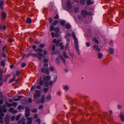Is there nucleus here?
<instances>
[{
    "mask_svg": "<svg viewBox=\"0 0 124 124\" xmlns=\"http://www.w3.org/2000/svg\"><path fill=\"white\" fill-rule=\"evenodd\" d=\"M37 54H37H31V55L33 57H37L39 60H41V57L43 56V54L40 53H38Z\"/></svg>",
    "mask_w": 124,
    "mask_h": 124,
    "instance_id": "obj_1",
    "label": "nucleus"
},
{
    "mask_svg": "<svg viewBox=\"0 0 124 124\" xmlns=\"http://www.w3.org/2000/svg\"><path fill=\"white\" fill-rule=\"evenodd\" d=\"M81 13L83 16L84 17H86L88 15L91 16L92 14L91 13L88 12L86 10H83L81 11Z\"/></svg>",
    "mask_w": 124,
    "mask_h": 124,
    "instance_id": "obj_2",
    "label": "nucleus"
},
{
    "mask_svg": "<svg viewBox=\"0 0 124 124\" xmlns=\"http://www.w3.org/2000/svg\"><path fill=\"white\" fill-rule=\"evenodd\" d=\"M74 39V44L75 48L77 51L79 52V50L78 48V39L76 38Z\"/></svg>",
    "mask_w": 124,
    "mask_h": 124,
    "instance_id": "obj_3",
    "label": "nucleus"
},
{
    "mask_svg": "<svg viewBox=\"0 0 124 124\" xmlns=\"http://www.w3.org/2000/svg\"><path fill=\"white\" fill-rule=\"evenodd\" d=\"M50 30L51 31L54 30L57 33H58L60 31L58 27L54 28L53 26H50Z\"/></svg>",
    "mask_w": 124,
    "mask_h": 124,
    "instance_id": "obj_4",
    "label": "nucleus"
},
{
    "mask_svg": "<svg viewBox=\"0 0 124 124\" xmlns=\"http://www.w3.org/2000/svg\"><path fill=\"white\" fill-rule=\"evenodd\" d=\"M36 93L34 95L33 97L34 98H36L37 97H39L40 96V93L38 90H36L35 91Z\"/></svg>",
    "mask_w": 124,
    "mask_h": 124,
    "instance_id": "obj_5",
    "label": "nucleus"
},
{
    "mask_svg": "<svg viewBox=\"0 0 124 124\" xmlns=\"http://www.w3.org/2000/svg\"><path fill=\"white\" fill-rule=\"evenodd\" d=\"M41 71L42 72L45 73L47 74H49V70L48 68H42L41 69Z\"/></svg>",
    "mask_w": 124,
    "mask_h": 124,
    "instance_id": "obj_6",
    "label": "nucleus"
},
{
    "mask_svg": "<svg viewBox=\"0 0 124 124\" xmlns=\"http://www.w3.org/2000/svg\"><path fill=\"white\" fill-rule=\"evenodd\" d=\"M1 109L2 110V111L3 112L6 113L7 112V110L6 108V106L5 105H3L1 106Z\"/></svg>",
    "mask_w": 124,
    "mask_h": 124,
    "instance_id": "obj_7",
    "label": "nucleus"
},
{
    "mask_svg": "<svg viewBox=\"0 0 124 124\" xmlns=\"http://www.w3.org/2000/svg\"><path fill=\"white\" fill-rule=\"evenodd\" d=\"M9 120V117L8 115H6L5 118V122L6 124H8Z\"/></svg>",
    "mask_w": 124,
    "mask_h": 124,
    "instance_id": "obj_8",
    "label": "nucleus"
},
{
    "mask_svg": "<svg viewBox=\"0 0 124 124\" xmlns=\"http://www.w3.org/2000/svg\"><path fill=\"white\" fill-rule=\"evenodd\" d=\"M93 48L94 50L97 51L98 52H99L100 51V48L98 47V45L96 44L93 45Z\"/></svg>",
    "mask_w": 124,
    "mask_h": 124,
    "instance_id": "obj_9",
    "label": "nucleus"
},
{
    "mask_svg": "<svg viewBox=\"0 0 124 124\" xmlns=\"http://www.w3.org/2000/svg\"><path fill=\"white\" fill-rule=\"evenodd\" d=\"M1 16L2 18L4 19H5L7 17L6 14V13L3 11H2Z\"/></svg>",
    "mask_w": 124,
    "mask_h": 124,
    "instance_id": "obj_10",
    "label": "nucleus"
},
{
    "mask_svg": "<svg viewBox=\"0 0 124 124\" xmlns=\"http://www.w3.org/2000/svg\"><path fill=\"white\" fill-rule=\"evenodd\" d=\"M4 3V2L3 0L0 1V8L2 10L4 8L3 6Z\"/></svg>",
    "mask_w": 124,
    "mask_h": 124,
    "instance_id": "obj_11",
    "label": "nucleus"
},
{
    "mask_svg": "<svg viewBox=\"0 0 124 124\" xmlns=\"http://www.w3.org/2000/svg\"><path fill=\"white\" fill-rule=\"evenodd\" d=\"M57 78V76H56L54 78V80L53 82L52 81H50L49 83V85H52L53 83H54L56 80Z\"/></svg>",
    "mask_w": 124,
    "mask_h": 124,
    "instance_id": "obj_12",
    "label": "nucleus"
},
{
    "mask_svg": "<svg viewBox=\"0 0 124 124\" xmlns=\"http://www.w3.org/2000/svg\"><path fill=\"white\" fill-rule=\"evenodd\" d=\"M51 35L53 38H54V37L56 38H57L59 37V34L56 33L54 34L53 32H52L51 33Z\"/></svg>",
    "mask_w": 124,
    "mask_h": 124,
    "instance_id": "obj_13",
    "label": "nucleus"
},
{
    "mask_svg": "<svg viewBox=\"0 0 124 124\" xmlns=\"http://www.w3.org/2000/svg\"><path fill=\"white\" fill-rule=\"evenodd\" d=\"M120 117L121 121L123 122L124 121V116L122 113H121L120 115Z\"/></svg>",
    "mask_w": 124,
    "mask_h": 124,
    "instance_id": "obj_14",
    "label": "nucleus"
},
{
    "mask_svg": "<svg viewBox=\"0 0 124 124\" xmlns=\"http://www.w3.org/2000/svg\"><path fill=\"white\" fill-rule=\"evenodd\" d=\"M27 119L28 120L27 123L28 124H31L32 122V118L26 117Z\"/></svg>",
    "mask_w": 124,
    "mask_h": 124,
    "instance_id": "obj_15",
    "label": "nucleus"
},
{
    "mask_svg": "<svg viewBox=\"0 0 124 124\" xmlns=\"http://www.w3.org/2000/svg\"><path fill=\"white\" fill-rule=\"evenodd\" d=\"M87 4L89 5L93 4V2L91 0H87L86 1Z\"/></svg>",
    "mask_w": 124,
    "mask_h": 124,
    "instance_id": "obj_16",
    "label": "nucleus"
},
{
    "mask_svg": "<svg viewBox=\"0 0 124 124\" xmlns=\"http://www.w3.org/2000/svg\"><path fill=\"white\" fill-rule=\"evenodd\" d=\"M67 6L69 8H71V5L70 2L68 1L67 2Z\"/></svg>",
    "mask_w": 124,
    "mask_h": 124,
    "instance_id": "obj_17",
    "label": "nucleus"
},
{
    "mask_svg": "<svg viewBox=\"0 0 124 124\" xmlns=\"http://www.w3.org/2000/svg\"><path fill=\"white\" fill-rule=\"evenodd\" d=\"M109 53L111 54H113L114 52V49L112 48H111L109 49Z\"/></svg>",
    "mask_w": 124,
    "mask_h": 124,
    "instance_id": "obj_18",
    "label": "nucleus"
},
{
    "mask_svg": "<svg viewBox=\"0 0 124 124\" xmlns=\"http://www.w3.org/2000/svg\"><path fill=\"white\" fill-rule=\"evenodd\" d=\"M21 101V102L23 104H26L28 103L27 101L25 99L22 100Z\"/></svg>",
    "mask_w": 124,
    "mask_h": 124,
    "instance_id": "obj_19",
    "label": "nucleus"
},
{
    "mask_svg": "<svg viewBox=\"0 0 124 124\" xmlns=\"http://www.w3.org/2000/svg\"><path fill=\"white\" fill-rule=\"evenodd\" d=\"M45 96H41V99L40 100V102L42 103H44L45 101Z\"/></svg>",
    "mask_w": 124,
    "mask_h": 124,
    "instance_id": "obj_20",
    "label": "nucleus"
},
{
    "mask_svg": "<svg viewBox=\"0 0 124 124\" xmlns=\"http://www.w3.org/2000/svg\"><path fill=\"white\" fill-rule=\"evenodd\" d=\"M22 96H19L18 97V98L14 99V100L15 101H17L20 100L21 98L22 97Z\"/></svg>",
    "mask_w": 124,
    "mask_h": 124,
    "instance_id": "obj_21",
    "label": "nucleus"
},
{
    "mask_svg": "<svg viewBox=\"0 0 124 124\" xmlns=\"http://www.w3.org/2000/svg\"><path fill=\"white\" fill-rule=\"evenodd\" d=\"M26 112H30V109L29 107L27 106L25 107Z\"/></svg>",
    "mask_w": 124,
    "mask_h": 124,
    "instance_id": "obj_22",
    "label": "nucleus"
},
{
    "mask_svg": "<svg viewBox=\"0 0 124 124\" xmlns=\"http://www.w3.org/2000/svg\"><path fill=\"white\" fill-rule=\"evenodd\" d=\"M98 58L100 59L102 58L103 55L102 53H98Z\"/></svg>",
    "mask_w": 124,
    "mask_h": 124,
    "instance_id": "obj_23",
    "label": "nucleus"
},
{
    "mask_svg": "<svg viewBox=\"0 0 124 124\" xmlns=\"http://www.w3.org/2000/svg\"><path fill=\"white\" fill-rule=\"evenodd\" d=\"M34 51H38L39 52V53H40L43 52V50L40 48H38V49H36Z\"/></svg>",
    "mask_w": 124,
    "mask_h": 124,
    "instance_id": "obj_24",
    "label": "nucleus"
},
{
    "mask_svg": "<svg viewBox=\"0 0 124 124\" xmlns=\"http://www.w3.org/2000/svg\"><path fill=\"white\" fill-rule=\"evenodd\" d=\"M93 41L94 42L97 44V45H98L99 42L98 40L95 38H94L93 39Z\"/></svg>",
    "mask_w": 124,
    "mask_h": 124,
    "instance_id": "obj_25",
    "label": "nucleus"
},
{
    "mask_svg": "<svg viewBox=\"0 0 124 124\" xmlns=\"http://www.w3.org/2000/svg\"><path fill=\"white\" fill-rule=\"evenodd\" d=\"M86 0H80V3L82 5H84L85 4Z\"/></svg>",
    "mask_w": 124,
    "mask_h": 124,
    "instance_id": "obj_26",
    "label": "nucleus"
},
{
    "mask_svg": "<svg viewBox=\"0 0 124 124\" xmlns=\"http://www.w3.org/2000/svg\"><path fill=\"white\" fill-rule=\"evenodd\" d=\"M16 78V76L15 75H14V78H13L11 79L9 81V83H11L15 80Z\"/></svg>",
    "mask_w": 124,
    "mask_h": 124,
    "instance_id": "obj_27",
    "label": "nucleus"
},
{
    "mask_svg": "<svg viewBox=\"0 0 124 124\" xmlns=\"http://www.w3.org/2000/svg\"><path fill=\"white\" fill-rule=\"evenodd\" d=\"M58 20H55L54 21V22L53 23L52 25V26H55L56 24L58 23Z\"/></svg>",
    "mask_w": 124,
    "mask_h": 124,
    "instance_id": "obj_28",
    "label": "nucleus"
},
{
    "mask_svg": "<svg viewBox=\"0 0 124 124\" xmlns=\"http://www.w3.org/2000/svg\"><path fill=\"white\" fill-rule=\"evenodd\" d=\"M21 116V115L20 114H19L16 116V121H18L20 117Z\"/></svg>",
    "mask_w": 124,
    "mask_h": 124,
    "instance_id": "obj_29",
    "label": "nucleus"
},
{
    "mask_svg": "<svg viewBox=\"0 0 124 124\" xmlns=\"http://www.w3.org/2000/svg\"><path fill=\"white\" fill-rule=\"evenodd\" d=\"M51 96L49 94L46 97V99L47 100H50L51 99Z\"/></svg>",
    "mask_w": 124,
    "mask_h": 124,
    "instance_id": "obj_30",
    "label": "nucleus"
},
{
    "mask_svg": "<svg viewBox=\"0 0 124 124\" xmlns=\"http://www.w3.org/2000/svg\"><path fill=\"white\" fill-rule=\"evenodd\" d=\"M27 22L28 23H30L31 22V19L28 18L27 19Z\"/></svg>",
    "mask_w": 124,
    "mask_h": 124,
    "instance_id": "obj_31",
    "label": "nucleus"
},
{
    "mask_svg": "<svg viewBox=\"0 0 124 124\" xmlns=\"http://www.w3.org/2000/svg\"><path fill=\"white\" fill-rule=\"evenodd\" d=\"M11 76V75L10 74H9V75H8L5 78V79L4 80V81L5 82H7V80L8 78V77L10 76Z\"/></svg>",
    "mask_w": 124,
    "mask_h": 124,
    "instance_id": "obj_32",
    "label": "nucleus"
},
{
    "mask_svg": "<svg viewBox=\"0 0 124 124\" xmlns=\"http://www.w3.org/2000/svg\"><path fill=\"white\" fill-rule=\"evenodd\" d=\"M5 104L8 107H10L12 106L11 104L9 103L8 102L6 103Z\"/></svg>",
    "mask_w": 124,
    "mask_h": 124,
    "instance_id": "obj_33",
    "label": "nucleus"
},
{
    "mask_svg": "<svg viewBox=\"0 0 124 124\" xmlns=\"http://www.w3.org/2000/svg\"><path fill=\"white\" fill-rule=\"evenodd\" d=\"M63 55L66 58H69V57L66 54V53L65 52H63Z\"/></svg>",
    "mask_w": 124,
    "mask_h": 124,
    "instance_id": "obj_34",
    "label": "nucleus"
},
{
    "mask_svg": "<svg viewBox=\"0 0 124 124\" xmlns=\"http://www.w3.org/2000/svg\"><path fill=\"white\" fill-rule=\"evenodd\" d=\"M56 62L57 64H59L60 63V61L59 59L57 58L56 59Z\"/></svg>",
    "mask_w": 124,
    "mask_h": 124,
    "instance_id": "obj_35",
    "label": "nucleus"
},
{
    "mask_svg": "<svg viewBox=\"0 0 124 124\" xmlns=\"http://www.w3.org/2000/svg\"><path fill=\"white\" fill-rule=\"evenodd\" d=\"M78 9L77 7H76L74 8V12L75 13H78Z\"/></svg>",
    "mask_w": 124,
    "mask_h": 124,
    "instance_id": "obj_36",
    "label": "nucleus"
},
{
    "mask_svg": "<svg viewBox=\"0 0 124 124\" xmlns=\"http://www.w3.org/2000/svg\"><path fill=\"white\" fill-rule=\"evenodd\" d=\"M72 36L73 37V39L76 38V36L75 35V33L74 32H72Z\"/></svg>",
    "mask_w": 124,
    "mask_h": 124,
    "instance_id": "obj_37",
    "label": "nucleus"
},
{
    "mask_svg": "<svg viewBox=\"0 0 124 124\" xmlns=\"http://www.w3.org/2000/svg\"><path fill=\"white\" fill-rule=\"evenodd\" d=\"M65 27L67 29H69L70 28V26L69 24H66L65 25Z\"/></svg>",
    "mask_w": 124,
    "mask_h": 124,
    "instance_id": "obj_38",
    "label": "nucleus"
},
{
    "mask_svg": "<svg viewBox=\"0 0 124 124\" xmlns=\"http://www.w3.org/2000/svg\"><path fill=\"white\" fill-rule=\"evenodd\" d=\"M14 110V108L12 107L10 108L9 110V111L10 112H13Z\"/></svg>",
    "mask_w": 124,
    "mask_h": 124,
    "instance_id": "obj_39",
    "label": "nucleus"
},
{
    "mask_svg": "<svg viewBox=\"0 0 124 124\" xmlns=\"http://www.w3.org/2000/svg\"><path fill=\"white\" fill-rule=\"evenodd\" d=\"M48 90V89L46 88H45L44 89V92L45 93H46Z\"/></svg>",
    "mask_w": 124,
    "mask_h": 124,
    "instance_id": "obj_40",
    "label": "nucleus"
},
{
    "mask_svg": "<svg viewBox=\"0 0 124 124\" xmlns=\"http://www.w3.org/2000/svg\"><path fill=\"white\" fill-rule=\"evenodd\" d=\"M51 77L49 76H46V80L49 81L51 79Z\"/></svg>",
    "mask_w": 124,
    "mask_h": 124,
    "instance_id": "obj_41",
    "label": "nucleus"
},
{
    "mask_svg": "<svg viewBox=\"0 0 124 124\" xmlns=\"http://www.w3.org/2000/svg\"><path fill=\"white\" fill-rule=\"evenodd\" d=\"M69 54L70 56L72 58V59H73L74 56V55L73 54L71 53H69Z\"/></svg>",
    "mask_w": 124,
    "mask_h": 124,
    "instance_id": "obj_42",
    "label": "nucleus"
},
{
    "mask_svg": "<svg viewBox=\"0 0 124 124\" xmlns=\"http://www.w3.org/2000/svg\"><path fill=\"white\" fill-rule=\"evenodd\" d=\"M45 46L46 44H41L40 45L39 47L41 48H42Z\"/></svg>",
    "mask_w": 124,
    "mask_h": 124,
    "instance_id": "obj_43",
    "label": "nucleus"
},
{
    "mask_svg": "<svg viewBox=\"0 0 124 124\" xmlns=\"http://www.w3.org/2000/svg\"><path fill=\"white\" fill-rule=\"evenodd\" d=\"M65 23L64 21H62L60 22L62 26H64L65 25Z\"/></svg>",
    "mask_w": 124,
    "mask_h": 124,
    "instance_id": "obj_44",
    "label": "nucleus"
},
{
    "mask_svg": "<svg viewBox=\"0 0 124 124\" xmlns=\"http://www.w3.org/2000/svg\"><path fill=\"white\" fill-rule=\"evenodd\" d=\"M39 84L41 86L43 84V81L41 79L40 80Z\"/></svg>",
    "mask_w": 124,
    "mask_h": 124,
    "instance_id": "obj_45",
    "label": "nucleus"
},
{
    "mask_svg": "<svg viewBox=\"0 0 124 124\" xmlns=\"http://www.w3.org/2000/svg\"><path fill=\"white\" fill-rule=\"evenodd\" d=\"M44 85L46 87H48V83L47 82H45L44 83Z\"/></svg>",
    "mask_w": 124,
    "mask_h": 124,
    "instance_id": "obj_46",
    "label": "nucleus"
},
{
    "mask_svg": "<svg viewBox=\"0 0 124 124\" xmlns=\"http://www.w3.org/2000/svg\"><path fill=\"white\" fill-rule=\"evenodd\" d=\"M30 112H26L25 114V117H27V116H30Z\"/></svg>",
    "mask_w": 124,
    "mask_h": 124,
    "instance_id": "obj_47",
    "label": "nucleus"
},
{
    "mask_svg": "<svg viewBox=\"0 0 124 124\" xmlns=\"http://www.w3.org/2000/svg\"><path fill=\"white\" fill-rule=\"evenodd\" d=\"M1 65L3 66H4L5 65V62L4 61H2L1 62Z\"/></svg>",
    "mask_w": 124,
    "mask_h": 124,
    "instance_id": "obj_48",
    "label": "nucleus"
},
{
    "mask_svg": "<svg viewBox=\"0 0 124 124\" xmlns=\"http://www.w3.org/2000/svg\"><path fill=\"white\" fill-rule=\"evenodd\" d=\"M3 97V93L2 92H0V98H2Z\"/></svg>",
    "mask_w": 124,
    "mask_h": 124,
    "instance_id": "obj_49",
    "label": "nucleus"
},
{
    "mask_svg": "<svg viewBox=\"0 0 124 124\" xmlns=\"http://www.w3.org/2000/svg\"><path fill=\"white\" fill-rule=\"evenodd\" d=\"M48 20L49 22L50 23H51L53 21V19H51L50 18H48Z\"/></svg>",
    "mask_w": 124,
    "mask_h": 124,
    "instance_id": "obj_50",
    "label": "nucleus"
},
{
    "mask_svg": "<svg viewBox=\"0 0 124 124\" xmlns=\"http://www.w3.org/2000/svg\"><path fill=\"white\" fill-rule=\"evenodd\" d=\"M17 105V104L16 102H14L13 103L11 104L12 106H16Z\"/></svg>",
    "mask_w": 124,
    "mask_h": 124,
    "instance_id": "obj_51",
    "label": "nucleus"
},
{
    "mask_svg": "<svg viewBox=\"0 0 124 124\" xmlns=\"http://www.w3.org/2000/svg\"><path fill=\"white\" fill-rule=\"evenodd\" d=\"M36 121L38 123V124H40V119L37 118L36 120Z\"/></svg>",
    "mask_w": 124,
    "mask_h": 124,
    "instance_id": "obj_52",
    "label": "nucleus"
},
{
    "mask_svg": "<svg viewBox=\"0 0 124 124\" xmlns=\"http://www.w3.org/2000/svg\"><path fill=\"white\" fill-rule=\"evenodd\" d=\"M54 69V68L53 67H51L50 68V70L51 71H53Z\"/></svg>",
    "mask_w": 124,
    "mask_h": 124,
    "instance_id": "obj_53",
    "label": "nucleus"
},
{
    "mask_svg": "<svg viewBox=\"0 0 124 124\" xmlns=\"http://www.w3.org/2000/svg\"><path fill=\"white\" fill-rule=\"evenodd\" d=\"M64 89L65 90L67 91L69 89L68 87L67 86H65V87L64 88Z\"/></svg>",
    "mask_w": 124,
    "mask_h": 124,
    "instance_id": "obj_54",
    "label": "nucleus"
},
{
    "mask_svg": "<svg viewBox=\"0 0 124 124\" xmlns=\"http://www.w3.org/2000/svg\"><path fill=\"white\" fill-rule=\"evenodd\" d=\"M48 62V60L46 58H44V61H43V62H44L47 63Z\"/></svg>",
    "mask_w": 124,
    "mask_h": 124,
    "instance_id": "obj_55",
    "label": "nucleus"
},
{
    "mask_svg": "<svg viewBox=\"0 0 124 124\" xmlns=\"http://www.w3.org/2000/svg\"><path fill=\"white\" fill-rule=\"evenodd\" d=\"M44 108V106L42 105H40L39 106V109H42Z\"/></svg>",
    "mask_w": 124,
    "mask_h": 124,
    "instance_id": "obj_56",
    "label": "nucleus"
},
{
    "mask_svg": "<svg viewBox=\"0 0 124 124\" xmlns=\"http://www.w3.org/2000/svg\"><path fill=\"white\" fill-rule=\"evenodd\" d=\"M69 45V43H67L66 45V46L65 47V49H67L68 48Z\"/></svg>",
    "mask_w": 124,
    "mask_h": 124,
    "instance_id": "obj_57",
    "label": "nucleus"
},
{
    "mask_svg": "<svg viewBox=\"0 0 124 124\" xmlns=\"http://www.w3.org/2000/svg\"><path fill=\"white\" fill-rule=\"evenodd\" d=\"M26 65V64L24 62H23L22 63V64L21 65V66L23 67H25Z\"/></svg>",
    "mask_w": 124,
    "mask_h": 124,
    "instance_id": "obj_58",
    "label": "nucleus"
},
{
    "mask_svg": "<svg viewBox=\"0 0 124 124\" xmlns=\"http://www.w3.org/2000/svg\"><path fill=\"white\" fill-rule=\"evenodd\" d=\"M32 112L33 113L36 112H37V110L36 109H33Z\"/></svg>",
    "mask_w": 124,
    "mask_h": 124,
    "instance_id": "obj_59",
    "label": "nucleus"
},
{
    "mask_svg": "<svg viewBox=\"0 0 124 124\" xmlns=\"http://www.w3.org/2000/svg\"><path fill=\"white\" fill-rule=\"evenodd\" d=\"M62 62L64 63V64H65L66 63L65 60L64 58L62 59Z\"/></svg>",
    "mask_w": 124,
    "mask_h": 124,
    "instance_id": "obj_60",
    "label": "nucleus"
},
{
    "mask_svg": "<svg viewBox=\"0 0 124 124\" xmlns=\"http://www.w3.org/2000/svg\"><path fill=\"white\" fill-rule=\"evenodd\" d=\"M55 48V45H53V46L52 47V50L53 51H54Z\"/></svg>",
    "mask_w": 124,
    "mask_h": 124,
    "instance_id": "obj_61",
    "label": "nucleus"
},
{
    "mask_svg": "<svg viewBox=\"0 0 124 124\" xmlns=\"http://www.w3.org/2000/svg\"><path fill=\"white\" fill-rule=\"evenodd\" d=\"M58 18V14H57L56 15V16L54 17V19H57Z\"/></svg>",
    "mask_w": 124,
    "mask_h": 124,
    "instance_id": "obj_62",
    "label": "nucleus"
},
{
    "mask_svg": "<svg viewBox=\"0 0 124 124\" xmlns=\"http://www.w3.org/2000/svg\"><path fill=\"white\" fill-rule=\"evenodd\" d=\"M48 66V63H45L43 65V66L44 67H47Z\"/></svg>",
    "mask_w": 124,
    "mask_h": 124,
    "instance_id": "obj_63",
    "label": "nucleus"
},
{
    "mask_svg": "<svg viewBox=\"0 0 124 124\" xmlns=\"http://www.w3.org/2000/svg\"><path fill=\"white\" fill-rule=\"evenodd\" d=\"M15 116H13L11 117V119L12 121H13L14 120V119L15 118Z\"/></svg>",
    "mask_w": 124,
    "mask_h": 124,
    "instance_id": "obj_64",
    "label": "nucleus"
}]
</instances>
